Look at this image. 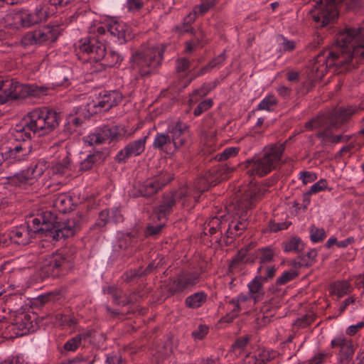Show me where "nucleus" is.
Returning <instances> with one entry per match:
<instances>
[{
  "instance_id": "f257e3e1",
  "label": "nucleus",
  "mask_w": 364,
  "mask_h": 364,
  "mask_svg": "<svg viewBox=\"0 0 364 364\" xmlns=\"http://www.w3.org/2000/svg\"><path fill=\"white\" fill-rule=\"evenodd\" d=\"M363 63L364 29L346 26L336 35V45L315 58L311 72L315 78L321 79L332 67L341 73Z\"/></svg>"
},
{
  "instance_id": "f03ea898",
  "label": "nucleus",
  "mask_w": 364,
  "mask_h": 364,
  "mask_svg": "<svg viewBox=\"0 0 364 364\" xmlns=\"http://www.w3.org/2000/svg\"><path fill=\"white\" fill-rule=\"evenodd\" d=\"M267 184L258 185L252 181L250 182L242 195L237 200L234 208L238 219L228 222L226 230L224 232V242L225 245L231 244L233 239L240 236L247 228V211L252 209L268 192Z\"/></svg>"
},
{
  "instance_id": "7ed1b4c3",
  "label": "nucleus",
  "mask_w": 364,
  "mask_h": 364,
  "mask_svg": "<svg viewBox=\"0 0 364 364\" xmlns=\"http://www.w3.org/2000/svg\"><path fill=\"white\" fill-rule=\"evenodd\" d=\"M164 46H143L132 53L130 66L136 79H144L158 73L162 64Z\"/></svg>"
},
{
  "instance_id": "20e7f679",
  "label": "nucleus",
  "mask_w": 364,
  "mask_h": 364,
  "mask_svg": "<svg viewBox=\"0 0 364 364\" xmlns=\"http://www.w3.org/2000/svg\"><path fill=\"white\" fill-rule=\"evenodd\" d=\"M350 112L346 109H340L331 113L328 117L323 116L314 119L306 123L307 128L323 127L317 134V137L325 142L337 144L341 141H348L350 136L341 134L333 135L334 130H337L348 118Z\"/></svg>"
},
{
  "instance_id": "39448f33",
  "label": "nucleus",
  "mask_w": 364,
  "mask_h": 364,
  "mask_svg": "<svg viewBox=\"0 0 364 364\" xmlns=\"http://www.w3.org/2000/svg\"><path fill=\"white\" fill-rule=\"evenodd\" d=\"M24 136L31 139L36 133L48 134L59 124L58 114L49 109H35L24 117Z\"/></svg>"
},
{
  "instance_id": "423d86ee",
  "label": "nucleus",
  "mask_w": 364,
  "mask_h": 364,
  "mask_svg": "<svg viewBox=\"0 0 364 364\" xmlns=\"http://www.w3.org/2000/svg\"><path fill=\"white\" fill-rule=\"evenodd\" d=\"M284 149V144L266 146L260 156H255L245 161L247 173L259 177L267 175L277 168Z\"/></svg>"
},
{
  "instance_id": "0eeeda50",
  "label": "nucleus",
  "mask_w": 364,
  "mask_h": 364,
  "mask_svg": "<svg viewBox=\"0 0 364 364\" xmlns=\"http://www.w3.org/2000/svg\"><path fill=\"white\" fill-rule=\"evenodd\" d=\"M316 4L311 11V17L318 24V27L323 28L338 16L337 4L342 1L351 7L360 6V0H314Z\"/></svg>"
},
{
  "instance_id": "6e6552de",
  "label": "nucleus",
  "mask_w": 364,
  "mask_h": 364,
  "mask_svg": "<svg viewBox=\"0 0 364 364\" xmlns=\"http://www.w3.org/2000/svg\"><path fill=\"white\" fill-rule=\"evenodd\" d=\"M176 201L181 202L184 208L193 207V201L191 200V193L186 187H181L177 191L163 194L160 203L154 209V213L159 220L166 218L173 211Z\"/></svg>"
},
{
  "instance_id": "1a4fd4ad",
  "label": "nucleus",
  "mask_w": 364,
  "mask_h": 364,
  "mask_svg": "<svg viewBox=\"0 0 364 364\" xmlns=\"http://www.w3.org/2000/svg\"><path fill=\"white\" fill-rule=\"evenodd\" d=\"M234 170L233 167L225 166L213 172L207 173L203 177L199 178L195 183L194 190L186 187L191 193V200L193 201V206L198 201V198L202 193L208 191L210 186L217 185L221 180L228 178V174Z\"/></svg>"
},
{
  "instance_id": "9d476101",
  "label": "nucleus",
  "mask_w": 364,
  "mask_h": 364,
  "mask_svg": "<svg viewBox=\"0 0 364 364\" xmlns=\"http://www.w3.org/2000/svg\"><path fill=\"white\" fill-rule=\"evenodd\" d=\"M72 267L70 259L61 252H56L46 258L39 267L45 277L53 278L67 274Z\"/></svg>"
},
{
  "instance_id": "9b49d317",
  "label": "nucleus",
  "mask_w": 364,
  "mask_h": 364,
  "mask_svg": "<svg viewBox=\"0 0 364 364\" xmlns=\"http://www.w3.org/2000/svg\"><path fill=\"white\" fill-rule=\"evenodd\" d=\"M199 282V274L197 272H182L175 278L168 280L166 290L171 295L183 292L191 289Z\"/></svg>"
},
{
  "instance_id": "f8f14e48",
  "label": "nucleus",
  "mask_w": 364,
  "mask_h": 364,
  "mask_svg": "<svg viewBox=\"0 0 364 364\" xmlns=\"http://www.w3.org/2000/svg\"><path fill=\"white\" fill-rule=\"evenodd\" d=\"M58 35V26L44 27L40 30L28 32L24 36V44L40 45L46 42H53Z\"/></svg>"
},
{
  "instance_id": "ddd939ff",
  "label": "nucleus",
  "mask_w": 364,
  "mask_h": 364,
  "mask_svg": "<svg viewBox=\"0 0 364 364\" xmlns=\"http://www.w3.org/2000/svg\"><path fill=\"white\" fill-rule=\"evenodd\" d=\"M190 127L180 120L171 122L168 126V132L171 136L175 149L184 146L190 136Z\"/></svg>"
},
{
  "instance_id": "4468645a",
  "label": "nucleus",
  "mask_w": 364,
  "mask_h": 364,
  "mask_svg": "<svg viewBox=\"0 0 364 364\" xmlns=\"http://www.w3.org/2000/svg\"><path fill=\"white\" fill-rule=\"evenodd\" d=\"M122 100V95L118 91L105 92L100 95L97 102L88 104V111L96 114L98 112L107 111L117 106Z\"/></svg>"
},
{
  "instance_id": "2eb2a0df",
  "label": "nucleus",
  "mask_w": 364,
  "mask_h": 364,
  "mask_svg": "<svg viewBox=\"0 0 364 364\" xmlns=\"http://www.w3.org/2000/svg\"><path fill=\"white\" fill-rule=\"evenodd\" d=\"M147 136L140 138L127 144L124 149H121L114 157L118 164L125 163L128 159L141 155L145 150V144Z\"/></svg>"
},
{
  "instance_id": "dca6fc26",
  "label": "nucleus",
  "mask_w": 364,
  "mask_h": 364,
  "mask_svg": "<svg viewBox=\"0 0 364 364\" xmlns=\"http://www.w3.org/2000/svg\"><path fill=\"white\" fill-rule=\"evenodd\" d=\"M120 136L121 134L119 132L117 127L104 126L88 135L86 137V141L91 145L101 144L107 141H117Z\"/></svg>"
},
{
  "instance_id": "f3484780",
  "label": "nucleus",
  "mask_w": 364,
  "mask_h": 364,
  "mask_svg": "<svg viewBox=\"0 0 364 364\" xmlns=\"http://www.w3.org/2000/svg\"><path fill=\"white\" fill-rule=\"evenodd\" d=\"M23 87L18 82L13 80H4L0 76V104H4L9 100H17L21 97Z\"/></svg>"
},
{
  "instance_id": "a211bd4d",
  "label": "nucleus",
  "mask_w": 364,
  "mask_h": 364,
  "mask_svg": "<svg viewBox=\"0 0 364 364\" xmlns=\"http://www.w3.org/2000/svg\"><path fill=\"white\" fill-rule=\"evenodd\" d=\"M80 50L90 55V59L97 62L105 56V46L95 38H88L79 46Z\"/></svg>"
},
{
  "instance_id": "6ab92c4d",
  "label": "nucleus",
  "mask_w": 364,
  "mask_h": 364,
  "mask_svg": "<svg viewBox=\"0 0 364 364\" xmlns=\"http://www.w3.org/2000/svg\"><path fill=\"white\" fill-rule=\"evenodd\" d=\"M52 237L55 240L73 236L78 229V225L75 220H68L64 223L58 222L53 226Z\"/></svg>"
},
{
  "instance_id": "aec40b11",
  "label": "nucleus",
  "mask_w": 364,
  "mask_h": 364,
  "mask_svg": "<svg viewBox=\"0 0 364 364\" xmlns=\"http://www.w3.org/2000/svg\"><path fill=\"white\" fill-rule=\"evenodd\" d=\"M107 33L115 37L120 44L127 41L131 36L130 28L124 23L117 21H111L107 25Z\"/></svg>"
},
{
  "instance_id": "412c9836",
  "label": "nucleus",
  "mask_w": 364,
  "mask_h": 364,
  "mask_svg": "<svg viewBox=\"0 0 364 364\" xmlns=\"http://www.w3.org/2000/svg\"><path fill=\"white\" fill-rule=\"evenodd\" d=\"M166 182L161 181L160 179H149L142 183H139L137 186V194H134V196H143L150 197L156 194L159 190H161L165 185Z\"/></svg>"
},
{
  "instance_id": "4be33fe9",
  "label": "nucleus",
  "mask_w": 364,
  "mask_h": 364,
  "mask_svg": "<svg viewBox=\"0 0 364 364\" xmlns=\"http://www.w3.org/2000/svg\"><path fill=\"white\" fill-rule=\"evenodd\" d=\"M332 348H339V354L341 359H347L351 357L354 353L353 346L350 341L344 336H338L331 343Z\"/></svg>"
},
{
  "instance_id": "5701e85b",
  "label": "nucleus",
  "mask_w": 364,
  "mask_h": 364,
  "mask_svg": "<svg viewBox=\"0 0 364 364\" xmlns=\"http://www.w3.org/2000/svg\"><path fill=\"white\" fill-rule=\"evenodd\" d=\"M264 279L258 274L248 284L249 294L255 302L262 300L264 295Z\"/></svg>"
},
{
  "instance_id": "b1692460",
  "label": "nucleus",
  "mask_w": 364,
  "mask_h": 364,
  "mask_svg": "<svg viewBox=\"0 0 364 364\" xmlns=\"http://www.w3.org/2000/svg\"><path fill=\"white\" fill-rule=\"evenodd\" d=\"M73 198L67 193L53 196V206L59 212L65 213L72 210Z\"/></svg>"
},
{
  "instance_id": "393cba45",
  "label": "nucleus",
  "mask_w": 364,
  "mask_h": 364,
  "mask_svg": "<svg viewBox=\"0 0 364 364\" xmlns=\"http://www.w3.org/2000/svg\"><path fill=\"white\" fill-rule=\"evenodd\" d=\"M256 257L258 258V261L260 266L257 269V274H262L264 269V264L272 262L275 257V252L271 247H265L259 248L256 250Z\"/></svg>"
},
{
  "instance_id": "a878e982",
  "label": "nucleus",
  "mask_w": 364,
  "mask_h": 364,
  "mask_svg": "<svg viewBox=\"0 0 364 364\" xmlns=\"http://www.w3.org/2000/svg\"><path fill=\"white\" fill-rule=\"evenodd\" d=\"M317 252L316 250H311L305 255H300L296 259L291 261L290 264L295 269L301 267H309L316 261Z\"/></svg>"
},
{
  "instance_id": "bb28decb",
  "label": "nucleus",
  "mask_w": 364,
  "mask_h": 364,
  "mask_svg": "<svg viewBox=\"0 0 364 364\" xmlns=\"http://www.w3.org/2000/svg\"><path fill=\"white\" fill-rule=\"evenodd\" d=\"M201 4L195 6L193 13H190L185 18L187 23H193L196 15H203L205 14L210 8H213L217 3V0H201Z\"/></svg>"
},
{
  "instance_id": "cd10ccee",
  "label": "nucleus",
  "mask_w": 364,
  "mask_h": 364,
  "mask_svg": "<svg viewBox=\"0 0 364 364\" xmlns=\"http://www.w3.org/2000/svg\"><path fill=\"white\" fill-rule=\"evenodd\" d=\"M40 214H37L35 216L34 214H29L28 215H26V224L27 228V231L28 235L31 237L33 234L44 232V230L42 226Z\"/></svg>"
},
{
  "instance_id": "c85d7f7f",
  "label": "nucleus",
  "mask_w": 364,
  "mask_h": 364,
  "mask_svg": "<svg viewBox=\"0 0 364 364\" xmlns=\"http://www.w3.org/2000/svg\"><path fill=\"white\" fill-rule=\"evenodd\" d=\"M40 216L41 218H42V226L46 235L52 237L53 231H54L53 226L58 223V222L55 221V215L50 211H46L41 213Z\"/></svg>"
},
{
  "instance_id": "c756f323",
  "label": "nucleus",
  "mask_w": 364,
  "mask_h": 364,
  "mask_svg": "<svg viewBox=\"0 0 364 364\" xmlns=\"http://www.w3.org/2000/svg\"><path fill=\"white\" fill-rule=\"evenodd\" d=\"M171 144H173V141H171L168 132H158L155 135L152 146L154 149L164 151L168 153L167 148Z\"/></svg>"
},
{
  "instance_id": "7c9ffc66",
  "label": "nucleus",
  "mask_w": 364,
  "mask_h": 364,
  "mask_svg": "<svg viewBox=\"0 0 364 364\" xmlns=\"http://www.w3.org/2000/svg\"><path fill=\"white\" fill-rule=\"evenodd\" d=\"M207 301V294L203 291L196 292L185 299V305L188 308L198 309Z\"/></svg>"
},
{
  "instance_id": "2f4dec72",
  "label": "nucleus",
  "mask_w": 364,
  "mask_h": 364,
  "mask_svg": "<svg viewBox=\"0 0 364 364\" xmlns=\"http://www.w3.org/2000/svg\"><path fill=\"white\" fill-rule=\"evenodd\" d=\"M104 159V154L99 151L90 154L81 162L80 165V171H88L92 168L94 164L103 161Z\"/></svg>"
},
{
  "instance_id": "473e14b6",
  "label": "nucleus",
  "mask_w": 364,
  "mask_h": 364,
  "mask_svg": "<svg viewBox=\"0 0 364 364\" xmlns=\"http://www.w3.org/2000/svg\"><path fill=\"white\" fill-rule=\"evenodd\" d=\"M331 293L342 297L351 291L350 283L346 280L338 281L331 284Z\"/></svg>"
},
{
  "instance_id": "72a5a7b5",
  "label": "nucleus",
  "mask_w": 364,
  "mask_h": 364,
  "mask_svg": "<svg viewBox=\"0 0 364 364\" xmlns=\"http://www.w3.org/2000/svg\"><path fill=\"white\" fill-rule=\"evenodd\" d=\"M46 16L41 8L36 9L33 13L26 14L24 18V27H29L41 23Z\"/></svg>"
},
{
  "instance_id": "f704fd0d",
  "label": "nucleus",
  "mask_w": 364,
  "mask_h": 364,
  "mask_svg": "<svg viewBox=\"0 0 364 364\" xmlns=\"http://www.w3.org/2000/svg\"><path fill=\"white\" fill-rule=\"evenodd\" d=\"M47 89L35 85H24V99L31 97L40 98L46 95Z\"/></svg>"
},
{
  "instance_id": "c9c22d12",
  "label": "nucleus",
  "mask_w": 364,
  "mask_h": 364,
  "mask_svg": "<svg viewBox=\"0 0 364 364\" xmlns=\"http://www.w3.org/2000/svg\"><path fill=\"white\" fill-rule=\"evenodd\" d=\"M70 169V159L68 152L64 153L63 159L56 162L53 167V171L56 174H64Z\"/></svg>"
},
{
  "instance_id": "e433bc0d",
  "label": "nucleus",
  "mask_w": 364,
  "mask_h": 364,
  "mask_svg": "<svg viewBox=\"0 0 364 364\" xmlns=\"http://www.w3.org/2000/svg\"><path fill=\"white\" fill-rule=\"evenodd\" d=\"M108 293L112 295L113 301L119 305L125 306L131 302V300L123 293V291L117 288H109Z\"/></svg>"
},
{
  "instance_id": "4c0bfd02",
  "label": "nucleus",
  "mask_w": 364,
  "mask_h": 364,
  "mask_svg": "<svg viewBox=\"0 0 364 364\" xmlns=\"http://www.w3.org/2000/svg\"><path fill=\"white\" fill-rule=\"evenodd\" d=\"M283 248L284 252H300L304 250V244L299 237H294L289 240L283 242Z\"/></svg>"
},
{
  "instance_id": "58836bf2",
  "label": "nucleus",
  "mask_w": 364,
  "mask_h": 364,
  "mask_svg": "<svg viewBox=\"0 0 364 364\" xmlns=\"http://www.w3.org/2000/svg\"><path fill=\"white\" fill-rule=\"evenodd\" d=\"M245 250L241 249L232 259L230 264L229 268L232 272H239L242 269L243 266L246 264L245 260Z\"/></svg>"
},
{
  "instance_id": "ea45409f",
  "label": "nucleus",
  "mask_w": 364,
  "mask_h": 364,
  "mask_svg": "<svg viewBox=\"0 0 364 364\" xmlns=\"http://www.w3.org/2000/svg\"><path fill=\"white\" fill-rule=\"evenodd\" d=\"M245 250L241 249L232 259L230 264L229 268L232 272H239L242 269L243 266L246 264L245 260Z\"/></svg>"
},
{
  "instance_id": "a19ab883",
  "label": "nucleus",
  "mask_w": 364,
  "mask_h": 364,
  "mask_svg": "<svg viewBox=\"0 0 364 364\" xmlns=\"http://www.w3.org/2000/svg\"><path fill=\"white\" fill-rule=\"evenodd\" d=\"M37 316L34 313L31 315L24 312V330L27 329L28 333H33L38 328L36 322Z\"/></svg>"
},
{
  "instance_id": "79ce46f5",
  "label": "nucleus",
  "mask_w": 364,
  "mask_h": 364,
  "mask_svg": "<svg viewBox=\"0 0 364 364\" xmlns=\"http://www.w3.org/2000/svg\"><path fill=\"white\" fill-rule=\"evenodd\" d=\"M216 82L205 83L203 85L200 89L196 90L193 91L191 97L189 100L190 103L192 104L196 102V99L194 100V97L199 95L200 97H204L208 94V92L216 87Z\"/></svg>"
},
{
  "instance_id": "37998d69",
  "label": "nucleus",
  "mask_w": 364,
  "mask_h": 364,
  "mask_svg": "<svg viewBox=\"0 0 364 364\" xmlns=\"http://www.w3.org/2000/svg\"><path fill=\"white\" fill-rule=\"evenodd\" d=\"M207 223L208 226H213L222 233H223L224 230H226L228 226V220H225L223 216L212 218Z\"/></svg>"
},
{
  "instance_id": "c03bdc74",
  "label": "nucleus",
  "mask_w": 364,
  "mask_h": 364,
  "mask_svg": "<svg viewBox=\"0 0 364 364\" xmlns=\"http://www.w3.org/2000/svg\"><path fill=\"white\" fill-rule=\"evenodd\" d=\"M277 104V100L274 95H268L258 105L259 110L272 111Z\"/></svg>"
},
{
  "instance_id": "a18cd8bd",
  "label": "nucleus",
  "mask_w": 364,
  "mask_h": 364,
  "mask_svg": "<svg viewBox=\"0 0 364 364\" xmlns=\"http://www.w3.org/2000/svg\"><path fill=\"white\" fill-rule=\"evenodd\" d=\"M110 212L109 210H103L99 213L94 228L101 229L104 228L109 222H110Z\"/></svg>"
},
{
  "instance_id": "49530a36",
  "label": "nucleus",
  "mask_w": 364,
  "mask_h": 364,
  "mask_svg": "<svg viewBox=\"0 0 364 364\" xmlns=\"http://www.w3.org/2000/svg\"><path fill=\"white\" fill-rule=\"evenodd\" d=\"M250 295L240 294L237 298L232 299L230 303L234 305V309L232 311V317H236L240 310V304L246 302L250 299Z\"/></svg>"
},
{
  "instance_id": "de8ad7c7",
  "label": "nucleus",
  "mask_w": 364,
  "mask_h": 364,
  "mask_svg": "<svg viewBox=\"0 0 364 364\" xmlns=\"http://www.w3.org/2000/svg\"><path fill=\"white\" fill-rule=\"evenodd\" d=\"M204 233L205 235L209 234L212 240L215 242L220 243L222 239L224 240V233L220 232L218 230L214 228L213 226H208V223H206L204 228Z\"/></svg>"
},
{
  "instance_id": "09e8293b",
  "label": "nucleus",
  "mask_w": 364,
  "mask_h": 364,
  "mask_svg": "<svg viewBox=\"0 0 364 364\" xmlns=\"http://www.w3.org/2000/svg\"><path fill=\"white\" fill-rule=\"evenodd\" d=\"M103 59L105 60L107 65L109 67L116 65L122 60L120 55L114 50H109L108 53L105 51V56Z\"/></svg>"
},
{
  "instance_id": "8fccbe9b",
  "label": "nucleus",
  "mask_w": 364,
  "mask_h": 364,
  "mask_svg": "<svg viewBox=\"0 0 364 364\" xmlns=\"http://www.w3.org/2000/svg\"><path fill=\"white\" fill-rule=\"evenodd\" d=\"M238 151L239 149L236 147L227 148L223 152L218 154L215 159L219 161L228 160L235 156L238 154Z\"/></svg>"
},
{
  "instance_id": "3c124183",
  "label": "nucleus",
  "mask_w": 364,
  "mask_h": 364,
  "mask_svg": "<svg viewBox=\"0 0 364 364\" xmlns=\"http://www.w3.org/2000/svg\"><path fill=\"white\" fill-rule=\"evenodd\" d=\"M82 342V336L80 334L76 335L75 337L68 340L64 345L65 350L75 351L80 346Z\"/></svg>"
},
{
  "instance_id": "603ef678",
  "label": "nucleus",
  "mask_w": 364,
  "mask_h": 364,
  "mask_svg": "<svg viewBox=\"0 0 364 364\" xmlns=\"http://www.w3.org/2000/svg\"><path fill=\"white\" fill-rule=\"evenodd\" d=\"M82 123V119L77 117H71L68 123L65 125V132L71 134L75 130V128L80 127Z\"/></svg>"
},
{
  "instance_id": "864d4df0",
  "label": "nucleus",
  "mask_w": 364,
  "mask_h": 364,
  "mask_svg": "<svg viewBox=\"0 0 364 364\" xmlns=\"http://www.w3.org/2000/svg\"><path fill=\"white\" fill-rule=\"evenodd\" d=\"M213 105V102L211 99H207L200 102L193 111L195 116H199L204 112L208 110Z\"/></svg>"
},
{
  "instance_id": "5fc2aeb1",
  "label": "nucleus",
  "mask_w": 364,
  "mask_h": 364,
  "mask_svg": "<svg viewBox=\"0 0 364 364\" xmlns=\"http://www.w3.org/2000/svg\"><path fill=\"white\" fill-rule=\"evenodd\" d=\"M298 276V273L294 270L284 272L277 279V284L282 285L294 279Z\"/></svg>"
},
{
  "instance_id": "6e6d98bb",
  "label": "nucleus",
  "mask_w": 364,
  "mask_h": 364,
  "mask_svg": "<svg viewBox=\"0 0 364 364\" xmlns=\"http://www.w3.org/2000/svg\"><path fill=\"white\" fill-rule=\"evenodd\" d=\"M164 227V224H159L156 225L149 224L146 228L145 236L156 237L161 233Z\"/></svg>"
},
{
  "instance_id": "4d7b16f0",
  "label": "nucleus",
  "mask_w": 364,
  "mask_h": 364,
  "mask_svg": "<svg viewBox=\"0 0 364 364\" xmlns=\"http://www.w3.org/2000/svg\"><path fill=\"white\" fill-rule=\"evenodd\" d=\"M69 76L64 71L57 73L54 76V84L57 86H68Z\"/></svg>"
},
{
  "instance_id": "13d9d810",
  "label": "nucleus",
  "mask_w": 364,
  "mask_h": 364,
  "mask_svg": "<svg viewBox=\"0 0 364 364\" xmlns=\"http://www.w3.org/2000/svg\"><path fill=\"white\" fill-rule=\"evenodd\" d=\"M140 277H142V276L139 268L128 270L123 274V279L126 282H131Z\"/></svg>"
},
{
  "instance_id": "bf43d9fd",
  "label": "nucleus",
  "mask_w": 364,
  "mask_h": 364,
  "mask_svg": "<svg viewBox=\"0 0 364 364\" xmlns=\"http://www.w3.org/2000/svg\"><path fill=\"white\" fill-rule=\"evenodd\" d=\"M208 327L206 325L200 324L192 332V336L195 339L202 340L208 333Z\"/></svg>"
},
{
  "instance_id": "052dcab7",
  "label": "nucleus",
  "mask_w": 364,
  "mask_h": 364,
  "mask_svg": "<svg viewBox=\"0 0 364 364\" xmlns=\"http://www.w3.org/2000/svg\"><path fill=\"white\" fill-rule=\"evenodd\" d=\"M327 187V181L325 179H321L314 185H312L310 189L308 191V194H316Z\"/></svg>"
},
{
  "instance_id": "680f3d73",
  "label": "nucleus",
  "mask_w": 364,
  "mask_h": 364,
  "mask_svg": "<svg viewBox=\"0 0 364 364\" xmlns=\"http://www.w3.org/2000/svg\"><path fill=\"white\" fill-rule=\"evenodd\" d=\"M36 167H37V166L35 165L34 167L28 168L27 169V172H26L27 176L24 175V190L26 188V185L27 183V181H30V182H29L30 185H33L34 183V182L36 181L35 178L36 177V176L41 175L40 172L38 173L37 174H36Z\"/></svg>"
},
{
  "instance_id": "e2e57ef3",
  "label": "nucleus",
  "mask_w": 364,
  "mask_h": 364,
  "mask_svg": "<svg viewBox=\"0 0 364 364\" xmlns=\"http://www.w3.org/2000/svg\"><path fill=\"white\" fill-rule=\"evenodd\" d=\"M144 6L143 0H127V7L130 12H137Z\"/></svg>"
},
{
  "instance_id": "0e129e2a",
  "label": "nucleus",
  "mask_w": 364,
  "mask_h": 364,
  "mask_svg": "<svg viewBox=\"0 0 364 364\" xmlns=\"http://www.w3.org/2000/svg\"><path fill=\"white\" fill-rule=\"evenodd\" d=\"M326 237V232L323 229H312L311 230V240L314 242L322 241Z\"/></svg>"
},
{
  "instance_id": "69168bd1",
  "label": "nucleus",
  "mask_w": 364,
  "mask_h": 364,
  "mask_svg": "<svg viewBox=\"0 0 364 364\" xmlns=\"http://www.w3.org/2000/svg\"><path fill=\"white\" fill-rule=\"evenodd\" d=\"M242 364H264V359L258 358L256 354H247L243 359Z\"/></svg>"
},
{
  "instance_id": "338daca9",
  "label": "nucleus",
  "mask_w": 364,
  "mask_h": 364,
  "mask_svg": "<svg viewBox=\"0 0 364 364\" xmlns=\"http://www.w3.org/2000/svg\"><path fill=\"white\" fill-rule=\"evenodd\" d=\"M109 210L110 212V221L119 223L124 220V216L119 208H116Z\"/></svg>"
},
{
  "instance_id": "774afa93",
  "label": "nucleus",
  "mask_w": 364,
  "mask_h": 364,
  "mask_svg": "<svg viewBox=\"0 0 364 364\" xmlns=\"http://www.w3.org/2000/svg\"><path fill=\"white\" fill-rule=\"evenodd\" d=\"M317 176L314 173L309 171H302L299 174V179H301L304 184L311 183L316 180Z\"/></svg>"
}]
</instances>
